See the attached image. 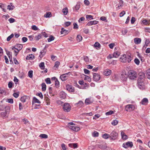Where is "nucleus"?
Returning a JSON list of instances; mask_svg holds the SVG:
<instances>
[{
    "label": "nucleus",
    "instance_id": "nucleus-1",
    "mask_svg": "<svg viewBox=\"0 0 150 150\" xmlns=\"http://www.w3.org/2000/svg\"><path fill=\"white\" fill-rule=\"evenodd\" d=\"M129 78L131 80H134L137 77L136 72L133 70H130L128 72Z\"/></svg>",
    "mask_w": 150,
    "mask_h": 150
},
{
    "label": "nucleus",
    "instance_id": "nucleus-2",
    "mask_svg": "<svg viewBox=\"0 0 150 150\" xmlns=\"http://www.w3.org/2000/svg\"><path fill=\"white\" fill-rule=\"evenodd\" d=\"M128 77V74H127L125 71H122L121 72L120 78L121 80L125 81L127 80Z\"/></svg>",
    "mask_w": 150,
    "mask_h": 150
},
{
    "label": "nucleus",
    "instance_id": "nucleus-3",
    "mask_svg": "<svg viewBox=\"0 0 150 150\" xmlns=\"http://www.w3.org/2000/svg\"><path fill=\"white\" fill-rule=\"evenodd\" d=\"M71 108L70 105L68 103H65L63 107L64 110L66 112H69L71 110Z\"/></svg>",
    "mask_w": 150,
    "mask_h": 150
},
{
    "label": "nucleus",
    "instance_id": "nucleus-4",
    "mask_svg": "<svg viewBox=\"0 0 150 150\" xmlns=\"http://www.w3.org/2000/svg\"><path fill=\"white\" fill-rule=\"evenodd\" d=\"M118 137V133L116 131H113L110 135V138L111 139L114 140Z\"/></svg>",
    "mask_w": 150,
    "mask_h": 150
},
{
    "label": "nucleus",
    "instance_id": "nucleus-5",
    "mask_svg": "<svg viewBox=\"0 0 150 150\" xmlns=\"http://www.w3.org/2000/svg\"><path fill=\"white\" fill-rule=\"evenodd\" d=\"M135 109V106L133 105H127L125 107V109L127 111H131Z\"/></svg>",
    "mask_w": 150,
    "mask_h": 150
},
{
    "label": "nucleus",
    "instance_id": "nucleus-6",
    "mask_svg": "<svg viewBox=\"0 0 150 150\" xmlns=\"http://www.w3.org/2000/svg\"><path fill=\"white\" fill-rule=\"evenodd\" d=\"M70 74V72L62 74L60 76V78L63 81H64L67 80L68 77V75Z\"/></svg>",
    "mask_w": 150,
    "mask_h": 150
},
{
    "label": "nucleus",
    "instance_id": "nucleus-7",
    "mask_svg": "<svg viewBox=\"0 0 150 150\" xmlns=\"http://www.w3.org/2000/svg\"><path fill=\"white\" fill-rule=\"evenodd\" d=\"M133 146V143L132 142H128L123 144V146L125 148H127L129 147H132Z\"/></svg>",
    "mask_w": 150,
    "mask_h": 150
},
{
    "label": "nucleus",
    "instance_id": "nucleus-8",
    "mask_svg": "<svg viewBox=\"0 0 150 150\" xmlns=\"http://www.w3.org/2000/svg\"><path fill=\"white\" fill-rule=\"evenodd\" d=\"M93 80L95 81H97L100 79V75L98 74L93 73Z\"/></svg>",
    "mask_w": 150,
    "mask_h": 150
},
{
    "label": "nucleus",
    "instance_id": "nucleus-9",
    "mask_svg": "<svg viewBox=\"0 0 150 150\" xmlns=\"http://www.w3.org/2000/svg\"><path fill=\"white\" fill-rule=\"evenodd\" d=\"M138 86L140 89H143L145 88V86L144 83L141 82L139 80H138Z\"/></svg>",
    "mask_w": 150,
    "mask_h": 150
},
{
    "label": "nucleus",
    "instance_id": "nucleus-10",
    "mask_svg": "<svg viewBox=\"0 0 150 150\" xmlns=\"http://www.w3.org/2000/svg\"><path fill=\"white\" fill-rule=\"evenodd\" d=\"M120 61L123 62H126L127 61V57L126 54H124L122 56L120 57Z\"/></svg>",
    "mask_w": 150,
    "mask_h": 150
},
{
    "label": "nucleus",
    "instance_id": "nucleus-11",
    "mask_svg": "<svg viewBox=\"0 0 150 150\" xmlns=\"http://www.w3.org/2000/svg\"><path fill=\"white\" fill-rule=\"evenodd\" d=\"M67 88L68 91L71 92H74L75 91L74 87L69 85L67 86Z\"/></svg>",
    "mask_w": 150,
    "mask_h": 150
},
{
    "label": "nucleus",
    "instance_id": "nucleus-12",
    "mask_svg": "<svg viewBox=\"0 0 150 150\" xmlns=\"http://www.w3.org/2000/svg\"><path fill=\"white\" fill-rule=\"evenodd\" d=\"M69 128L75 132H77L80 130V128L74 126H70L69 127Z\"/></svg>",
    "mask_w": 150,
    "mask_h": 150
},
{
    "label": "nucleus",
    "instance_id": "nucleus-13",
    "mask_svg": "<svg viewBox=\"0 0 150 150\" xmlns=\"http://www.w3.org/2000/svg\"><path fill=\"white\" fill-rule=\"evenodd\" d=\"M112 72L111 71L108 69H106L104 70L103 73L104 75L106 76L110 75Z\"/></svg>",
    "mask_w": 150,
    "mask_h": 150
},
{
    "label": "nucleus",
    "instance_id": "nucleus-14",
    "mask_svg": "<svg viewBox=\"0 0 150 150\" xmlns=\"http://www.w3.org/2000/svg\"><path fill=\"white\" fill-rule=\"evenodd\" d=\"M84 103L83 102L81 101H79L78 103L75 104V106L78 107L79 108H81L83 106Z\"/></svg>",
    "mask_w": 150,
    "mask_h": 150
},
{
    "label": "nucleus",
    "instance_id": "nucleus-15",
    "mask_svg": "<svg viewBox=\"0 0 150 150\" xmlns=\"http://www.w3.org/2000/svg\"><path fill=\"white\" fill-rule=\"evenodd\" d=\"M98 147L103 149H105L106 148V146L105 143H103L101 144L97 145Z\"/></svg>",
    "mask_w": 150,
    "mask_h": 150
},
{
    "label": "nucleus",
    "instance_id": "nucleus-16",
    "mask_svg": "<svg viewBox=\"0 0 150 150\" xmlns=\"http://www.w3.org/2000/svg\"><path fill=\"white\" fill-rule=\"evenodd\" d=\"M148 102V99L146 98H144L142 100L141 102H140V103L143 105H145L147 104Z\"/></svg>",
    "mask_w": 150,
    "mask_h": 150
},
{
    "label": "nucleus",
    "instance_id": "nucleus-17",
    "mask_svg": "<svg viewBox=\"0 0 150 150\" xmlns=\"http://www.w3.org/2000/svg\"><path fill=\"white\" fill-rule=\"evenodd\" d=\"M60 32L61 34H64L65 35L68 33L69 31L68 30H66L64 28H61V30Z\"/></svg>",
    "mask_w": 150,
    "mask_h": 150
},
{
    "label": "nucleus",
    "instance_id": "nucleus-18",
    "mask_svg": "<svg viewBox=\"0 0 150 150\" xmlns=\"http://www.w3.org/2000/svg\"><path fill=\"white\" fill-rule=\"evenodd\" d=\"M98 21H91L89 22L87 24L88 26H91L93 25L96 24L98 23Z\"/></svg>",
    "mask_w": 150,
    "mask_h": 150
},
{
    "label": "nucleus",
    "instance_id": "nucleus-19",
    "mask_svg": "<svg viewBox=\"0 0 150 150\" xmlns=\"http://www.w3.org/2000/svg\"><path fill=\"white\" fill-rule=\"evenodd\" d=\"M47 51L46 49V47H44V49L42 50L40 52V57H42L44 56Z\"/></svg>",
    "mask_w": 150,
    "mask_h": 150
},
{
    "label": "nucleus",
    "instance_id": "nucleus-20",
    "mask_svg": "<svg viewBox=\"0 0 150 150\" xmlns=\"http://www.w3.org/2000/svg\"><path fill=\"white\" fill-rule=\"evenodd\" d=\"M34 103H38L40 104L41 103L40 101L38 99H37L35 97H34L33 98L32 100V103L33 104Z\"/></svg>",
    "mask_w": 150,
    "mask_h": 150
},
{
    "label": "nucleus",
    "instance_id": "nucleus-21",
    "mask_svg": "<svg viewBox=\"0 0 150 150\" xmlns=\"http://www.w3.org/2000/svg\"><path fill=\"white\" fill-rule=\"evenodd\" d=\"M141 39L140 38H135L134 39V43L136 44H139L140 43Z\"/></svg>",
    "mask_w": 150,
    "mask_h": 150
},
{
    "label": "nucleus",
    "instance_id": "nucleus-22",
    "mask_svg": "<svg viewBox=\"0 0 150 150\" xmlns=\"http://www.w3.org/2000/svg\"><path fill=\"white\" fill-rule=\"evenodd\" d=\"M1 116L3 118H6L7 117V113L6 112H2L0 114Z\"/></svg>",
    "mask_w": 150,
    "mask_h": 150
},
{
    "label": "nucleus",
    "instance_id": "nucleus-23",
    "mask_svg": "<svg viewBox=\"0 0 150 150\" xmlns=\"http://www.w3.org/2000/svg\"><path fill=\"white\" fill-rule=\"evenodd\" d=\"M22 47L21 48H20L19 49V50L18 49L16 48V47H13L12 48V50H14V52L15 53V55L16 56L18 53V52L22 49Z\"/></svg>",
    "mask_w": 150,
    "mask_h": 150
},
{
    "label": "nucleus",
    "instance_id": "nucleus-24",
    "mask_svg": "<svg viewBox=\"0 0 150 150\" xmlns=\"http://www.w3.org/2000/svg\"><path fill=\"white\" fill-rule=\"evenodd\" d=\"M69 146L70 147L73 148H76L77 147V144H69Z\"/></svg>",
    "mask_w": 150,
    "mask_h": 150
},
{
    "label": "nucleus",
    "instance_id": "nucleus-25",
    "mask_svg": "<svg viewBox=\"0 0 150 150\" xmlns=\"http://www.w3.org/2000/svg\"><path fill=\"white\" fill-rule=\"evenodd\" d=\"M93 101H91L90 99L88 98L86 99L85 100V103L86 105H89L92 103Z\"/></svg>",
    "mask_w": 150,
    "mask_h": 150
},
{
    "label": "nucleus",
    "instance_id": "nucleus-26",
    "mask_svg": "<svg viewBox=\"0 0 150 150\" xmlns=\"http://www.w3.org/2000/svg\"><path fill=\"white\" fill-rule=\"evenodd\" d=\"M34 57H35L34 55H33L32 54H29V55H28L26 57V59L27 60L32 59H34Z\"/></svg>",
    "mask_w": 150,
    "mask_h": 150
},
{
    "label": "nucleus",
    "instance_id": "nucleus-27",
    "mask_svg": "<svg viewBox=\"0 0 150 150\" xmlns=\"http://www.w3.org/2000/svg\"><path fill=\"white\" fill-rule=\"evenodd\" d=\"M120 55V52L116 51L114 52L113 54V57L115 58H117L119 57Z\"/></svg>",
    "mask_w": 150,
    "mask_h": 150
},
{
    "label": "nucleus",
    "instance_id": "nucleus-28",
    "mask_svg": "<svg viewBox=\"0 0 150 150\" xmlns=\"http://www.w3.org/2000/svg\"><path fill=\"white\" fill-rule=\"evenodd\" d=\"M42 89L43 91H45L46 90V85L45 83H43L41 84Z\"/></svg>",
    "mask_w": 150,
    "mask_h": 150
},
{
    "label": "nucleus",
    "instance_id": "nucleus-29",
    "mask_svg": "<svg viewBox=\"0 0 150 150\" xmlns=\"http://www.w3.org/2000/svg\"><path fill=\"white\" fill-rule=\"evenodd\" d=\"M14 8V6L12 5L11 3L10 4L8 5L7 6V9L9 10H12Z\"/></svg>",
    "mask_w": 150,
    "mask_h": 150
},
{
    "label": "nucleus",
    "instance_id": "nucleus-30",
    "mask_svg": "<svg viewBox=\"0 0 150 150\" xmlns=\"http://www.w3.org/2000/svg\"><path fill=\"white\" fill-rule=\"evenodd\" d=\"M64 15H67L68 12V9L67 8H64L62 11Z\"/></svg>",
    "mask_w": 150,
    "mask_h": 150
},
{
    "label": "nucleus",
    "instance_id": "nucleus-31",
    "mask_svg": "<svg viewBox=\"0 0 150 150\" xmlns=\"http://www.w3.org/2000/svg\"><path fill=\"white\" fill-rule=\"evenodd\" d=\"M102 137L105 139H106L109 138H110V135L105 133L102 135Z\"/></svg>",
    "mask_w": 150,
    "mask_h": 150
},
{
    "label": "nucleus",
    "instance_id": "nucleus-32",
    "mask_svg": "<svg viewBox=\"0 0 150 150\" xmlns=\"http://www.w3.org/2000/svg\"><path fill=\"white\" fill-rule=\"evenodd\" d=\"M132 57L131 56V54L127 55V61L128 63H129L132 59Z\"/></svg>",
    "mask_w": 150,
    "mask_h": 150
},
{
    "label": "nucleus",
    "instance_id": "nucleus-33",
    "mask_svg": "<svg viewBox=\"0 0 150 150\" xmlns=\"http://www.w3.org/2000/svg\"><path fill=\"white\" fill-rule=\"evenodd\" d=\"M39 137L42 138L46 139L48 137L47 135L45 134H42L39 135Z\"/></svg>",
    "mask_w": 150,
    "mask_h": 150
},
{
    "label": "nucleus",
    "instance_id": "nucleus-34",
    "mask_svg": "<svg viewBox=\"0 0 150 150\" xmlns=\"http://www.w3.org/2000/svg\"><path fill=\"white\" fill-rule=\"evenodd\" d=\"M123 3V2L122 0H120L119 3V5L117 8H118V9H120V7H122V6Z\"/></svg>",
    "mask_w": 150,
    "mask_h": 150
},
{
    "label": "nucleus",
    "instance_id": "nucleus-35",
    "mask_svg": "<svg viewBox=\"0 0 150 150\" xmlns=\"http://www.w3.org/2000/svg\"><path fill=\"white\" fill-rule=\"evenodd\" d=\"M118 121L116 120H113L111 123V124L114 126L116 125L117 124Z\"/></svg>",
    "mask_w": 150,
    "mask_h": 150
},
{
    "label": "nucleus",
    "instance_id": "nucleus-36",
    "mask_svg": "<svg viewBox=\"0 0 150 150\" xmlns=\"http://www.w3.org/2000/svg\"><path fill=\"white\" fill-rule=\"evenodd\" d=\"M28 76L31 78L33 77V71L30 70L28 71Z\"/></svg>",
    "mask_w": 150,
    "mask_h": 150
},
{
    "label": "nucleus",
    "instance_id": "nucleus-37",
    "mask_svg": "<svg viewBox=\"0 0 150 150\" xmlns=\"http://www.w3.org/2000/svg\"><path fill=\"white\" fill-rule=\"evenodd\" d=\"M39 67L41 69H43L45 68V64L43 62H42L40 63L39 64Z\"/></svg>",
    "mask_w": 150,
    "mask_h": 150
},
{
    "label": "nucleus",
    "instance_id": "nucleus-38",
    "mask_svg": "<svg viewBox=\"0 0 150 150\" xmlns=\"http://www.w3.org/2000/svg\"><path fill=\"white\" fill-rule=\"evenodd\" d=\"M82 39V37L80 35H78L76 37V40L77 41L79 42L81 41Z\"/></svg>",
    "mask_w": 150,
    "mask_h": 150
},
{
    "label": "nucleus",
    "instance_id": "nucleus-39",
    "mask_svg": "<svg viewBox=\"0 0 150 150\" xmlns=\"http://www.w3.org/2000/svg\"><path fill=\"white\" fill-rule=\"evenodd\" d=\"M27 99V97L26 96H23L21 98V101L23 103L26 101V100Z\"/></svg>",
    "mask_w": 150,
    "mask_h": 150
},
{
    "label": "nucleus",
    "instance_id": "nucleus-40",
    "mask_svg": "<svg viewBox=\"0 0 150 150\" xmlns=\"http://www.w3.org/2000/svg\"><path fill=\"white\" fill-rule=\"evenodd\" d=\"M60 95L61 98L63 99H64L65 98L66 96L65 93L64 92H61Z\"/></svg>",
    "mask_w": 150,
    "mask_h": 150
},
{
    "label": "nucleus",
    "instance_id": "nucleus-41",
    "mask_svg": "<svg viewBox=\"0 0 150 150\" xmlns=\"http://www.w3.org/2000/svg\"><path fill=\"white\" fill-rule=\"evenodd\" d=\"M2 101H1V102H0V110L2 111L5 108V106L4 105H3L1 104V103H2Z\"/></svg>",
    "mask_w": 150,
    "mask_h": 150
},
{
    "label": "nucleus",
    "instance_id": "nucleus-42",
    "mask_svg": "<svg viewBox=\"0 0 150 150\" xmlns=\"http://www.w3.org/2000/svg\"><path fill=\"white\" fill-rule=\"evenodd\" d=\"M150 42V41L148 39H146L145 41V44L144 46L146 47L148 46V45L149 44Z\"/></svg>",
    "mask_w": 150,
    "mask_h": 150
},
{
    "label": "nucleus",
    "instance_id": "nucleus-43",
    "mask_svg": "<svg viewBox=\"0 0 150 150\" xmlns=\"http://www.w3.org/2000/svg\"><path fill=\"white\" fill-rule=\"evenodd\" d=\"M84 79L85 80H88V81L89 82H91V78H90L87 75L85 76V77L84 78Z\"/></svg>",
    "mask_w": 150,
    "mask_h": 150
},
{
    "label": "nucleus",
    "instance_id": "nucleus-44",
    "mask_svg": "<svg viewBox=\"0 0 150 150\" xmlns=\"http://www.w3.org/2000/svg\"><path fill=\"white\" fill-rule=\"evenodd\" d=\"M55 86L56 88H58L59 87V82L58 80H57L56 81H55Z\"/></svg>",
    "mask_w": 150,
    "mask_h": 150
},
{
    "label": "nucleus",
    "instance_id": "nucleus-45",
    "mask_svg": "<svg viewBox=\"0 0 150 150\" xmlns=\"http://www.w3.org/2000/svg\"><path fill=\"white\" fill-rule=\"evenodd\" d=\"M54 38L52 35L50 36L49 38L47 39L48 41L49 42H50L54 40Z\"/></svg>",
    "mask_w": 150,
    "mask_h": 150
},
{
    "label": "nucleus",
    "instance_id": "nucleus-46",
    "mask_svg": "<svg viewBox=\"0 0 150 150\" xmlns=\"http://www.w3.org/2000/svg\"><path fill=\"white\" fill-rule=\"evenodd\" d=\"M51 13L50 12H47L46 14L44 15V17L46 18H49L51 16Z\"/></svg>",
    "mask_w": 150,
    "mask_h": 150
},
{
    "label": "nucleus",
    "instance_id": "nucleus-47",
    "mask_svg": "<svg viewBox=\"0 0 150 150\" xmlns=\"http://www.w3.org/2000/svg\"><path fill=\"white\" fill-rule=\"evenodd\" d=\"M99 133L98 132L95 131L92 134V135L93 137H97L98 136Z\"/></svg>",
    "mask_w": 150,
    "mask_h": 150
},
{
    "label": "nucleus",
    "instance_id": "nucleus-48",
    "mask_svg": "<svg viewBox=\"0 0 150 150\" xmlns=\"http://www.w3.org/2000/svg\"><path fill=\"white\" fill-rule=\"evenodd\" d=\"M86 17V18L88 20H90L91 19H93V16L91 15H87Z\"/></svg>",
    "mask_w": 150,
    "mask_h": 150
},
{
    "label": "nucleus",
    "instance_id": "nucleus-49",
    "mask_svg": "<svg viewBox=\"0 0 150 150\" xmlns=\"http://www.w3.org/2000/svg\"><path fill=\"white\" fill-rule=\"evenodd\" d=\"M14 36V34L13 33L11 34L10 36H9L7 39V41H9Z\"/></svg>",
    "mask_w": 150,
    "mask_h": 150
},
{
    "label": "nucleus",
    "instance_id": "nucleus-50",
    "mask_svg": "<svg viewBox=\"0 0 150 150\" xmlns=\"http://www.w3.org/2000/svg\"><path fill=\"white\" fill-rule=\"evenodd\" d=\"M114 113V112L112 110H110L105 113V115H110Z\"/></svg>",
    "mask_w": 150,
    "mask_h": 150
},
{
    "label": "nucleus",
    "instance_id": "nucleus-51",
    "mask_svg": "<svg viewBox=\"0 0 150 150\" xmlns=\"http://www.w3.org/2000/svg\"><path fill=\"white\" fill-rule=\"evenodd\" d=\"M5 112H9L10 110V107L8 106H6L5 107Z\"/></svg>",
    "mask_w": 150,
    "mask_h": 150
},
{
    "label": "nucleus",
    "instance_id": "nucleus-52",
    "mask_svg": "<svg viewBox=\"0 0 150 150\" xmlns=\"http://www.w3.org/2000/svg\"><path fill=\"white\" fill-rule=\"evenodd\" d=\"M45 81L47 84H50L51 83L50 79L49 78L46 79Z\"/></svg>",
    "mask_w": 150,
    "mask_h": 150
},
{
    "label": "nucleus",
    "instance_id": "nucleus-53",
    "mask_svg": "<svg viewBox=\"0 0 150 150\" xmlns=\"http://www.w3.org/2000/svg\"><path fill=\"white\" fill-rule=\"evenodd\" d=\"M6 101L11 104H12L13 102V100L12 98L8 99Z\"/></svg>",
    "mask_w": 150,
    "mask_h": 150
},
{
    "label": "nucleus",
    "instance_id": "nucleus-54",
    "mask_svg": "<svg viewBox=\"0 0 150 150\" xmlns=\"http://www.w3.org/2000/svg\"><path fill=\"white\" fill-rule=\"evenodd\" d=\"M94 47H100V45L98 42H96L94 44Z\"/></svg>",
    "mask_w": 150,
    "mask_h": 150
},
{
    "label": "nucleus",
    "instance_id": "nucleus-55",
    "mask_svg": "<svg viewBox=\"0 0 150 150\" xmlns=\"http://www.w3.org/2000/svg\"><path fill=\"white\" fill-rule=\"evenodd\" d=\"M147 76L148 79H150V69L147 71Z\"/></svg>",
    "mask_w": 150,
    "mask_h": 150
},
{
    "label": "nucleus",
    "instance_id": "nucleus-56",
    "mask_svg": "<svg viewBox=\"0 0 150 150\" xmlns=\"http://www.w3.org/2000/svg\"><path fill=\"white\" fill-rule=\"evenodd\" d=\"M42 37V35L41 34L37 36H36L35 37V38L37 40H38L40 39Z\"/></svg>",
    "mask_w": 150,
    "mask_h": 150
},
{
    "label": "nucleus",
    "instance_id": "nucleus-57",
    "mask_svg": "<svg viewBox=\"0 0 150 150\" xmlns=\"http://www.w3.org/2000/svg\"><path fill=\"white\" fill-rule=\"evenodd\" d=\"M32 29L34 30H38V28L35 25H33L32 26Z\"/></svg>",
    "mask_w": 150,
    "mask_h": 150
},
{
    "label": "nucleus",
    "instance_id": "nucleus-58",
    "mask_svg": "<svg viewBox=\"0 0 150 150\" xmlns=\"http://www.w3.org/2000/svg\"><path fill=\"white\" fill-rule=\"evenodd\" d=\"M134 62L137 65H139V61L137 58H135L134 60Z\"/></svg>",
    "mask_w": 150,
    "mask_h": 150
},
{
    "label": "nucleus",
    "instance_id": "nucleus-59",
    "mask_svg": "<svg viewBox=\"0 0 150 150\" xmlns=\"http://www.w3.org/2000/svg\"><path fill=\"white\" fill-rule=\"evenodd\" d=\"M136 21V19L134 17H132L131 18V23L132 24H133Z\"/></svg>",
    "mask_w": 150,
    "mask_h": 150
},
{
    "label": "nucleus",
    "instance_id": "nucleus-60",
    "mask_svg": "<svg viewBox=\"0 0 150 150\" xmlns=\"http://www.w3.org/2000/svg\"><path fill=\"white\" fill-rule=\"evenodd\" d=\"M83 70L85 74H88L90 73V71L86 69H84Z\"/></svg>",
    "mask_w": 150,
    "mask_h": 150
},
{
    "label": "nucleus",
    "instance_id": "nucleus-61",
    "mask_svg": "<svg viewBox=\"0 0 150 150\" xmlns=\"http://www.w3.org/2000/svg\"><path fill=\"white\" fill-rule=\"evenodd\" d=\"M45 100L47 104V105H50V99L48 98H45Z\"/></svg>",
    "mask_w": 150,
    "mask_h": 150
},
{
    "label": "nucleus",
    "instance_id": "nucleus-62",
    "mask_svg": "<svg viewBox=\"0 0 150 150\" xmlns=\"http://www.w3.org/2000/svg\"><path fill=\"white\" fill-rule=\"evenodd\" d=\"M142 23L145 25H146L149 23L148 21L146 19H144L142 21Z\"/></svg>",
    "mask_w": 150,
    "mask_h": 150
},
{
    "label": "nucleus",
    "instance_id": "nucleus-63",
    "mask_svg": "<svg viewBox=\"0 0 150 150\" xmlns=\"http://www.w3.org/2000/svg\"><path fill=\"white\" fill-rule=\"evenodd\" d=\"M60 64V62H59L57 61L55 63L54 67L57 68Z\"/></svg>",
    "mask_w": 150,
    "mask_h": 150
},
{
    "label": "nucleus",
    "instance_id": "nucleus-64",
    "mask_svg": "<svg viewBox=\"0 0 150 150\" xmlns=\"http://www.w3.org/2000/svg\"><path fill=\"white\" fill-rule=\"evenodd\" d=\"M61 147L63 150H66V148L65 145L64 144H61Z\"/></svg>",
    "mask_w": 150,
    "mask_h": 150
}]
</instances>
